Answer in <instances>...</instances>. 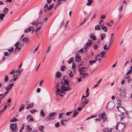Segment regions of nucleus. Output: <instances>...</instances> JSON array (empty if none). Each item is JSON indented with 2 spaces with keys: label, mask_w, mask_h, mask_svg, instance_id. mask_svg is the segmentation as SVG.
I'll return each instance as SVG.
<instances>
[{
  "label": "nucleus",
  "mask_w": 132,
  "mask_h": 132,
  "mask_svg": "<svg viewBox=\"0 0 132 132\" xmlns=\"http://www.w3.org/2000/svg\"><path fill=\"white\" fill-rule=\"evenodd\" d=\"M117 125H116V130L118 129V130L119 131L121 130L124 131L123 130V129L125 128L126 126V124L122 123H119V124L118 123H117Z\"/></svg>",
  "instance_id": "nucleus-1"
},
{
  "label": "nucleus",
  "mask_w": 132,
  "mask_h": 132,
  "mask_svg": "<svg viewBox=\"0 0 132 132\" xmlns=\"http://www.w3.org/2000/svg\"><path fill=\"white\" fill-rule=\"evenodd\" d=\"M17 124L16 123H12L10 125V128L11 129L12 131L15 132L17 131Z\"/></svg>",
  "instance_id": "nucleus-2"
},
{
  "label": "nucleus",
  "mask_w": 132,
  "mask_h": 132,
  "mask_svg": "<svg viewBox=\"0 0 132 132\" xmlns=\"http://www.w3.org/2000/svg\"><path fill=\"white\" fill-rule=\"evenodd\" d=\"M115 106L114 103L113 101L110 102L107 105L108 108L109 110L113 108Z\"/></svg>",
  "instance_id": "nucleus-3"
},
{
  "label": "nucleus",
  "mask_w": 132,
  "mask_h": 132,
  "mask_svg": "<svg viewBox=\"0 0 132 132\" xmlns=\"http://www.w3.org/2000/svg\"><path fill=\"white\" fill-rule=\"evenodd\" d=\"M93 42V41L91 40H89L87 41L86 44V45L84 47V49L87 50L88 46H89Z\"/></svg>",
  "instance_id": "nucleus-4"
},
{
  "label": "nucleus",
  "mask_w": 132,
  "mask_h": 132,
  "mask_svg": "<svg viewBox=\"0 0 132 132\" xmlns=\"http://www.w3.org/2000/svg\"><path fill=\"white\" fill-rule=\"evenodd\" d=\"M14 85L13 83H11L6 86L5 88L6 91H7L10 90Z\"/></svg>",
  "instance_id": "nucleus-5"
},
{
  "label": "nucleus",
  "mask_w": 132,
  "mask_h": 132,
  "mask_svg": "<svg viewBox=\"0 0 132 132\" xmlns=\"http://www.w3.org/2000/svg\"><path fill=\"white\" fill-rule=\"evenodd\" d=\"M82 75V78L83 79H85L87 78L88 76V74L87 73H81V71H80V75Z\"/></svg>",
  "instance_id": "nucleus-6"
},
{
  "label": "nucleus",
  "mask_w": 132,
  "mask_h": 132,
  "mask_svg": "<svg viewBox=\"0 0 132 132\" xmlns=\"http://www.w3.org/2000/svg\"><path fill=\"white\" fill-rule=\"evenodd\" d=\"M61 89L64 91H69L70 89L71 88L68 87H65L64 86H61Z\"/></svg>",
  "instance_id": "nucleus-7"
},
{
  "label": "nucleus",
  "mask_w": 132,
  "mask_h": 132,
  "mask_svg": "<svg viewBox=\"0 0 132 132\" xmlns=\"http://www.w3.org/2000/svg\"><path fill=\"white\" fill-rule=\"evenodd\" d=\"M81 60V57L78 54H77L75 56V61L78 62H79Z\"/></svg>",
  "instance_id": "nucleus-8"
},
{
  "label": "nucleus",
  "mask_w": 132,
  "mask_h": 132,
  "mask_svg": "<svg viewBox=\"0 0 132 132\" xmlns=\"http://www.w3.org/2000/svg\"><path fill=\"white\" fill-rule=\"evenodd\" d=\"M34 27L33 26L30 27L29 28H28L25 29L24 31L25 33H27L29 32L30 31L32 30L33 29Z\"/></svg>",
  "instance_id": "nucleus-9"
},
{
  "label": "nucleus",
  "mask_w": 132,
  "mask_h": 132,
  "mask_svg": "<svg viewBox=\"0 0 132 132\" xmlns=\"http://www.w3.org/2000/svg\"><path fill=\"white\" fill-rule=\"evenodd\" d=\"M117 108L119 111L121 112L122 114H123V112H122V109L125 111L126 110L122 106H117Z\"/></svg>",
  "instance_id": "nucleus-10"
},
{
  "label": "nucleus",
  "mask_w": 132,
  "mask_h": 132,
  "mask_svg": "<svg viewBox=\"0 0 132 132\" xmlns=\"http://www.w3.org/2000/svg\"><path fill=\"white\" fill-rule=\"evenodd\" d=\"M69 77L71 78H73V75L72 71L71 70H69L67 72Z\"/></svg>",
  "instance_id": "nucleus-11"
},
{
  "label": "nucleus",
  "mask_w": 132,
  "mask_h": 132,
  "mask_svg": "<svg viewBox=\"0 0 132 132\" xmlns=\"http://www.w3.org/2000/svg\"><path fill=\"white\" fill-rule=\"evenodd\" d=\"M86 71V68L85 67H81L79 69V72H80V71H81V73H82L83 72H85Z\"/></svg>",
  "instance_id": "nucleus-12"
},
{
  "label": "nucleus",
  "mask_w": 132,
  "mask_h": 132,
  "mask_svg": "<svg viewBox=\"0 0 132 132\" xmlns=\"http://www.w3.org/2000/svg\"><path fill=\"white\" fill-rule=\"evenodd\" d=\"M90 37L94 40H95L96 39L95 36L93 33H91L90 34Z\"/></svg>",
  "instance_id": "nucleus-13"
},
{
  "label": "nucleus",
  "mask_w": 132,
  "mask_h": 132,
  "mask_svg": "<svg viewBox=\"0 0 132 132\" xmlns=\"http://www.w3.org/2000/svg\"><path fill=\"white\" fill-rule=\"evenodd\" d=\"M27 120L28 121L31 122L33 121V118L30 116H27Z\"/></svg>",
  "instance_id": "nucleus-14"
},
{
  "label": "nucleus",
  "mask_w": 132,
  "mask_h": 132,
  "mask_svg": "<svg viewBox=\"0 0 132 132\" xmlns=\"http://www.w3.org/2000/svg\"><path fill=\"white\" fill-rule=\"evenodd\" d=\"M56 115V113L55 112H52L49 114V117L51 118L55 116Z\"/></svg>",
  "instance_id": "nucleus-15"
},
{
  "label": "nucleus",
  "mask_w": 132,
  "mask_h": 132,
  "mask_svg": "<svg viewBox=\"0 0 132 132\" xmlns=\"http://www.w3.org/2000/svg\"><path fill=\"white\" fill-rule=\"evenodd\" d=\"M26 129L28 131H31L32 130V128L30 127L29 125H27L25 127Z\"/></svg>",
  "instance_id": "nucleus-16"
},
{
  "label": "nucleus",
  "mask_w": 132,
  "mask_h": 132,
  "mask_svg": "<svg viewBox=\"0 0 132 132\" xmlns=\"http://www.w3.org/2000/svg\"><path fill=\"white\" fill-rule=\"evenodd\" d=\"M40 115L43 117H44L45 116V114L44 112V110L43 109L41 110L40 112Z\"/></svg>",
  "instance_id": "nucleus-17"
},
{
  "label": "nucleus",
  "mask_w": 132,
  "mask_h": 132,
  "mask_svg": "<svg viewBox=\"0 0 132 132\" xmlns=\"http://www.w3.org/2000/svg\"><path fill=\"white\" fill-rule=\"evenodd\" d=\"M25 105L24 104H22L19 109V112H21L22 110L24 108Z\"/></svg>",
  "instance_id": "nucleus-18"
},
{
  "label": "nucleus",
  "mask_w": 132,
  "mask_h": 132,
  "mask_svg": "<svg viewBox=\"0 0 132 132\" xmlns=\"http://www.w3.org/2000/svg\"><path fill=\"white\" fill-rule=\"evenodd\" d=\"M61 76V74L60 72L58 71L55 74V77L58 78H60Z\"/></svg>",
  "instance_id": "nucleus-19"
},
{
  "label": "nucleus",
  "mask_w": 132,
  "mask_h": 132,
  "mask_svg": "<svg viewBox=\"0 0 132 132\" xmlns=\"http://www.w3.org/2000/svg\"><path fill=\"white\" fill-rule=\"evenodd\" d=\"M73 112V118H75L78 114V113L76 110L74 111Z\"/></svg>",
  "instance_id": "nucleus-20"
},
{
  "label": "nucleus",
  "mask_w": 132,
  "mask_h": 132,
  "mask_svg": "<svg viewBox=\"0 0 132 132\" xmlns=\"http://www.w3.org/2000/svg\"><path fill=\"white\" fill-rule=\"evenodd\" d=\"M21 48L20 47H19L18 46H17V47H15L14 52H19Z\"/></svg>",
  "instance_id": "nucleus-21"
},
{
  "label": "nucleus",
  "mask_w": 132,
  "mask_h": 132,
  "mask_svg": "<svg viewBox=\"0 0 132 132\" xmlns=\"http://www.w3.org/2000/svg\"><path fill=\"white\" fill-rule=\"evenodd\" d=\"M44 128V126L43 125L40 126L39 128V130L42 132H44V130H43Z\"/></svg>",
  "instance_id": "nucleus-22"
},
{
  "label": "nucleus",
  "mask_w": 132,
  "mask_h": 132,
  "mask_svg": "<svg viewBox=\"0 0 132 132\" xmlns=\"http://www.w3.org/2000/svg\"><path fill=\"white\" fill-rule=\"evenodd\" d=\"M88 2L87 3V6H89L91 5L93 2V0H88Z\"/></svg>",
  "instance_id": "nucleus-23"
},
{
  "label": "nucleus",
  "mask_w": 132,
  "mask_h": 132,
  "mask_svg": "<svg viewBox=\"0 0 132 132\" xmlns=\"http://www.w3.org/2000/svg\"><path fill=\"white\" fill-rule=\"evenodd\" d=\"M5 16L4 14L3 13H1L0 14V19L2 21L3 20V18Z\"/></svg>",
  "instance_id": "nucleus-24"
},
{
  "label": "nucleus",
  "mask_w": 132,
  "mask_h": 132,
  "mask_svg": "<svg viewBox=\"0 0 132 132\" xmlns=\"http://www.w3.org/2000/svg\"><path fill=\"white\" fill-rule=\"evenodd\" d=\"M67 69V68L64 65H62L61 68V70L63 71Z\"/></svg>",
  "instance_id": "nucleus-25"
},
{
  "label": "nucleus",
  "mask_w": 132,
  "mask_h": 132,
  "mask_svg": "<svg viewBox=\"0 0 132 132\" xmlns=\"http://www.w3.org/2000/svg\"><path fill=\"white\" fill-rule=\"evenodd\" d=\"M95 30H101V27L99 25H96L95 26Z\"/></svg>",
  "instance_id": "nucleus-26"
},
{
  "label": "nucleus",
  "mask_w": 132,
  "mask_h": 132,
  "mask_svg": "<svg viewBox=\"0 0 132 132\" xmlns=\"http://www.w3.org/2000/svg\"><path fill=\"white\" fill-rule=\"evenodd\" d=\"M8 9L7 8H4L3 10V12L5 14H7L8 12Z\"/></svg>",
  "instance_id": "nucleus-27"
},
{
  "label": "nucleus",
  "mask_w": 132,
  "mask_h": 132,
  "mask_svg": "<svg viewBox=\"0 0 132 132\" xmlns=\"http://www.w3.org/2000/svg\"><path fill=\"white\" fill-rule=\"evenodd\" d=\"M18 120V119L15 118L12 119L10 121V122H15Z\"/></svg>",
  "instance_id": "nucleus-28"
},
{
  "label": "nucleus",
  "mask_w": 132,
  "mask_h": 132,
  "mask_svg": "<svg viewBox=\"0 0 132 132\" xmlns=\"http://www.w3.org/2000/svg\"><path fill=\"white\" fill-rule=\"evenodd\" d=\"M106 52V51H103L101 53V57L102 58H104L105 57L104 55L105 54V53Z\"/></svg>",
  "instance_id": "nucleus-29"
},
{
  "label": "nucleus",
  "mask_w": 132,
  "mask_h": 132,
  "mask_svg": "<svg viewBox=\"0 0 132 132\" xmlns=\"http://www.w3.org/2000/svg\"><path fill=\"white\" fill-rule=\"evenodd\" d=\"M96 62V61L90 60L89 62V64L90 65H92L94 63Z\"/></svg>",
  "instance_id": "nucleus-30"
},
{
  "label": "nucleus",
  "mask_w": 132,
  "mask_h": 132,
  "mask_svg": "<svg viewBox=\"0 0 132 132\" xmlns=\"http://www.w3.org/2000/svg\"><path fill=\"white\" fill-rule=\"evenodd\" d=\"M29 39L27 37L24 38L22 39V41L24 42H26L27 41H28Z\"/></svg>",
  "instance_id": "nucleus-31"
},
{
  "label": "nucleus",
  "mask_w": 132,
  "mask_h": 132,
  "mask_svg": "<svg viewBox=\"0 0 132 132\" xmlns=\"http://www.w3.org/2000/svg\"><path fill=\"white\" fill-rule=\"evenodd\" d=\"M107 44H106L104 46V50L107 51L109 49L108 47H107Z\"/></svg>",
  "instance_id": "nucleus-32"
},
{
  "label": "nucleus",
  "mask_w": 132,
  "mask_h": 132,
  "mask_svg": "<svg viewBox=\"0 0 132 132\" xmlns=\"http://www.w3.org/2000/svg\"><path fill=\"white\" fill-rule=\"evenodd\" d=\"M119 118H120V121H122L124 118L125 117L122 114L121 116H119L118 117Z\"/></svg>",
  "instance_id": "nucleus-33"
},
{
  "label": "nucleus",
  "mask_w": 132,
  "mask_h": 132,
  "mask_svg": "<svg viewBox=\"0 0 132 132\" xmlns=\"http://www.w3.org/2000/svg\"><path fill=\"white\" fill-rule=\"evenodd\" d=\"M106 36V35L105 34H102L101 35V38L102 40H103L104 38H105Z\"/></svg>",
  "instance_id": "nucleus-34"
},
{
  "label": "nucleus",
  "mask_w": 132,
  "mask_h": 132,
  "mask_svg": "<svg viewBox=\"0 0 132 132\" xmlns=\"http://www.w3.org/2000/svg\"><path fill=\"white\" fill-rule=\"evenodd\" d=\"M65 122H64V121H63V120H62L60 122L61 124L64 126H65L67 125V124L65 123Z\"/></svg>",
  "instance_id": "nucleus-35"
},
{
  "label": "nucleus",
  "mask_w": 132,
  "mask_h": 132,
  "mask_svg": "<svg viewBox=\"0 0 132 132\" xmlns=\"http://www.w3.org/2000/svg\"><path fill=\"white\" fill-rule=\"evenodd\" d=\"M54 6V4H52L50 5L49 6V7L48 8V11H50L52 9V8Z\"/></svg>",
  "instance_id": "nucleus-36"
},
{
  "label": "nucleus",
  "mask_w": 132,
  "mask_h": 132,
  "mask_svg": "<svg viewBox=\"0 0 132 132\" xmlns=\"http://www.w3.org/2000/svg\"><path fill=\"white\" fill-rule=\"evenodd\" d=\"M102 29L104 31L106 32L108 31V29L105 26H104L102 28Z\"/></svg>",
  "instance_id": "nucleus-37"
},
{
  "label": "nucleus",
  "mask_w": 132,
  "mask_h": 132,
  "mask_svg": "<svg viewBox=\"0 0 132 132\" xmlns=\"http://www.w3.org/2000/svg\"><path fill=\"white\" fill-rule=\"evenodd\" d=\"M80 105L83 108L85 106V104L84 103L83 100H82L80 102Z\"/></svg>",
  "instance_id": "nucleus-38"
},
{
  "label": "nucleus",
  "mask_w": 132,
  "mask_h": 132,
  "mask_svg": "<svg viewBox=\"0 0 132 132\" xmlns=\"http://www.w3.org/2000/svg\"><path fill=\"white\" fill-rule=\"evenodd\" d=\"M67 0H58V2L59 4H61L63 3V2H65Z\"/></svg>",
  "instance_id": "nucleus-39"
},
{
  "label": "nucleus",
  "mask_w": 132,
  "mask_h": 132,
  "mask_svg": "<svg viewBox=\"0 0 132 132\" xmlns=\"http://www.w3.org/2000/svg\"><path fill=\"white\" fill-rule=\"evenodd\" d=\"M0 96H1L0 99L1 100L4 98L6 96L4 94H0Z\"/></svg>",
  "instance_id": "nucleus-40"
},
{
  "label": "nucleus",
  "mask_w": 132,
  "mask_h": 132,
  "mask_svg": "<svg viewBox=\"0 0 132 132\" xmlns=\"http://www.w3.org/2000/svg\"><path fill=\"white\" fill-rule=\"evenodd\" d=\"M13 50L14 48L13 47H12L10 49H8L7 50V51L10 53L13 52Z\"/></svg>",
  "instance_id": "nucleus-41"
},
{
  "label": "nucleus",
  "mask_w": 132,
  "mask_h": 132,
  "mask_svg": "<svg viewBox=\"0 0 132 132\" xmlns=\"http://www.w3.org/2000/svg\"><path fill=\"white\" fill-rule=\"evenodd\" d=\"M106 114L105 113H103L101 115V118L102 119H103L104 117H106Z\"/></svg>",
  "instance_id": "nucleus-42"
},
{
  "label": "nucleus",
  "mask_w": 132,
  "mask_h": 132,
  "mask_svg": "<svg viewBox=\"0 0 132 132\" xmlns=\"http://www.w3.org/2000/svg\"><path fill=\"white\" fill-rule=\"evenodd\" d=\"M103 20H101L99 22L98 24H100L101 26H103L104 25V24L103 23Z\"/></svg>",
  "instance_id": "nucleus-43"
},
{
  "label": "nucleus",
  "mask_w": 132,
  "mask_h": 132,
  "mask_svg": "<svg viewBox=\"0 0 132 132\" xmlns=\"http://www.w3.org/2000/svg\"><path fill=\"white\" fill-rule=\"evenodd\" d=\"M64 82L65 84H66L67 86H70V85H68L69 84V82L67 79H64Z\"/></svg>",
  "instance_id": "nucleus-44"
},
{
  "label": "nucleus",
  "mask_w": 132,
  "mask_h": 132,
  "mask_svg": "<svg viewBox=\"0 0 132 132\" xmlns=\"http://www.w3.org/2000/svg\"><path fill=\"white\" fill-rule=\"evenodd\" d=\"M84 102L85 105L87 104L88 103V101L87 99H85V101L84 100Z\"/></svg>",
  "instance_id": "nucleus-45"
},
{
  "label": "nucleus",
  "mask_w": 132,
  "mask_h": 132,
  "mask_svg": "<svg viewBox=\"0 0 132 132\" xmlns=\"http://www.w3.org/2000/svg\"><path fill=\"white\" fill-rule=\"evenodd\" d=\"M93 47L94 48V50H96L98 48V46L97 44H96L93 45Z\"/></svg>",
  "instance_id": "nucleus-46"
},
{
  "label": "nucleus",
  "mask_w": 132,
  "mask_h": 132,
  "mask_svg": "<svg viewBox=\"0 0 132 132\" xmlns=\"http://www.w3.org/2000/svg\"><path fill=\"white\" fill-rule=\"evenodd\" d=\"M73 60V57H71L69 60L68 61V63L69 64Z\"/></svg>",
  "instance_id": "nucleus-47"
},
{
  "label": "nucleus",
  "mask_w": 132,
  "mask_h": 132,
  "mask_svg": "<svg viewBox=\"0 0 132 132\" xmlns=\"http://www.w3.org/2000/svg\"><path fill=\"white\" fill-rule=\"evenodd\" d=\"M132 69H131L129 70L127 72L126 74V75H127L132 73Z\"/></svg>",
  "instance_id": "nucleus-48"
},
{
  "label": "nucleus",
  "mask_w": 132,
  "mask_h": 132,
  "mask_svg": "<svg viewBox=\"0 0 132 132\" xmlns=\"http://www.w3.org/2000/svg\"><path fill=\"white\" fill-rule=\"evenodd\" d=\"M51 48V46H49L48 47L47 50L46 52V53H49V52L50 51V50Z\"/></svg>",
  "instance_id": "nucleus-49"
},
{
  "label": "nucleus",
  "mask_w": 132,
  "mask_h": 132,
  "mask_svg": "<svg viewBox=\"0 0 132 132\" xmlns=\"http://www.w3.org/2000/svg\"><path fill=\"white\" fill-rule=\"evenodd\" d=\"M8 80V77L6 75L4 79V81L5 82H6Z\"/></svg>",
  "instance_id": "nucleus-50"
},
{
  "label": "nucleus",
  "mask_w": 132,
  "mask_h": 132,
  "mask_svg": "<svg viewBox=\"0 0 132 132\" xmlns=\"http://www.w3.org/2000/svg\"><path fill=\"white\" fill-rule=\"evenodd\" d=\"M100 57V54H98L96 56L95 61H96V62L98 60V58Z\"/></svg>",
  "instance_id": "nucleus-51"
},
{
  "label": "nucleus",
  "mask_w": 132,
  "mask_h": 132,
  "mask_svg": "<svg viewBox=\"0 0 132 132\" xmlns=\"http://www.w3.org/2000/svg\"><path fill=\"white\" fill-rule=\"evenodd\" d=\"M60 124L59 123L57 122L55 124V127H58L60 126Z\"/></svg>",
  "instance_id": "nucleus-52"
},
{
  "label": "nucleus",
  "mask_w": 132,
  "mask_h": 132,
  "mask_svg": "<svg viewBox=\"0 0 132 132\" xmlns=\"http://www.w3.org/2000/svg\"><path fill=\"white\" fill-rule=\"evenodd\" d=\"M34 103L33 102H32L31 103H30L29 104H28V105L30 107V108H31L33 106V105H34Z\"/></svg>",
  "instance_id": "nucleus-53"
},
{
  "label": "nucleus",
  "mask_w": 132,
  "mask_h": 132,
  "mask_svg": "<svg viewBox=\"0 0 132 132\" xmlns=\"http://www.w3.org/2000/svg\"><path fill=\"white\" fill-rule=\"evenodd\" d=\"M31 24L32 25H33L34 26H36V25L38 24V22H32L31 23Z\"/></svg>",
  "instance_id": "nucleus-54"
},
{
  "label": "nucleus",
  "mask_w": 132,
  "mask_h": 132,
  "mask_svg": "<svg viewBox=\"0 0 132 132\" xmlns=\"http://www.w3.org/2000/svg\"><path fill=\"white\" fill-rule=\"evenodd\" d=\"M106 16L105 15H102L101 17V19H104L105 18Z\"/></svg>",
  "instance_id": "nucleus-55"
},
{
  "label": "nucleus",
  "mask_w": 132,
  "mask_h": 132,
  "mask_svg": "<svg viewBox=\"0 0 132 132\" xmlns=\"http://www.w3.org/2000/svg\"><path fill=\"white\" fill-rule=\"evenodd\" d=\"M19 73V74H20L21 71H19V70H16L15 71V73Z\"/></svg>",
  "instance_id": "nucleus-56"
},
{
  "label": "nucleus",
  "mask_w": 132,
  "mask_h": 132,
  "mask_svg": "<svg viewBox=\"0 0 132 132\" xmlns=\"http://www.w3.org/2000/svg\"><path fill=\"white\" fill-rule=\"evenodd\" d=\"M79 53L81 54L83 53V49L81 48L78 52Z\"/></svg>",
  "instance_id": "nucleus-57"
},
{
  "label": "nucleus",
  "mask_w": 132,
  "mask_h": 132,
  "mask_svg": "<svg viewBox=\"0 0 132 132\" xmlns=\"http://www.w3.org/2000/svg\"><path fill=\"white\" fill-rule=\"evenodd\" d=\"M49 117H47L46 118V120L47 121H49L50 120H51V119L49 118Z\"/></svg>",
  "instance_id": "nucleus-58"
},
{
  "label": "nucleus",
  "mask_w": 132,
  "mask_h": 132,
  "mask_svg": "<svg viewBox=\"0 0 132 132\" xmlns=\"http://www.w3.org/2000/svg\"><path fill=\"white\" fill-rule=\"evenodd\" d=\"M83 108V107H79L78 108H77V110H78V111H79L80 110H81L82 108Z\"/></svg>",
  "instance_id": "nucleus-59"
},
{
  "label": "nucleus",
  "mask_w": 132,
  "mask_h": 132,
  "mask_svg": "<svg viewBox=\"0 0 132 132\" xmlns=\"http://www.w3.org/2000/svg\"><path fill=\"white\" fill-rule=\"evenodd\" d=\"M87 20V19L85 18L84 20L83 21V22L81 23L79 25L80 26L83 23H84Z\"/></svg>",
  "instance_id": "nucleus-60"
},
{
  "label": "nucleus",
  "mask_w": 132,
  "mask_h": 132,
  "mask_svg": "<svg viewBox=\"0 0 132 132\" xmlns=\"http://www.w3.org/2000/svg\"><path fill=\"white\" fill-rule=\"evenodd\" d=\"M4 55L6 56H10L8 54V53L6 52L4 53Z\"/></svg>",
  "instance_id": "nucleus-61"
},
{
  "label": "nucleus",
  "mask_w": 132,
  "mask_h": 132,
  "mask_svg": "<svg viewBox=\"0 0 132 132\" xmlns=\"http://www.w3.org/2000/svg\"><path fill=\"white\" fill-rule=\"evenodd\" d=\"M123 7V5H122L121 6H120L118 8V10L119 11H121L122 10V8Z\"/></svg>",
  "instance_id": "nucleus-62"
},
{
  "label": "nucleus",
  "mask_w": 132,
  "mask_h": 132,
  "mask_svg": "<svg viewBox=\"0 0 132 132\" xmlns=\"http://www.w3.org/2000/svg\"><path fill=\"white\" fill-rule=\"evenodd\" d=\"M42 27V26H41L39 27H38L37 28L36 30V32H37L41 28V27Z\"/></svg>",
  "instance_id": "nucleus-63"
},
{
  "label": "nucleus",
  "mask_w": 132,
  "mask_h": 132,
  "mask_svg": "<svg viewBox=\"0 0 132 132\" xmlns=\"http://www.w3.org/2000/svg\"><path fill=\"white\" fill-rule=\"evenodd\" d=\"M72 111L70 112H67L66 114L67 116H69L70 114H71L72 112Z\"/></svg>",
  "instance_id": "nucleus-64"
}]
</instances>
